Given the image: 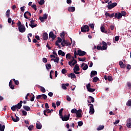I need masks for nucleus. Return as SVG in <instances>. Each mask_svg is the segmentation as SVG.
I'll return each instance as SVG.
<instances>
[{
  "mask_svg": "<svg viewBox=\"0 0 131 131\" xmlns=\"http://www.w3.org/2000/svg\"><path fill=\"white\" fill-rule=\"evenodd\" d=\"M82 32H88L90 31L89 27L88 25H85L81 28Z\"/></svg>",
  "mask_w": 131,
  "mask_h": 131,
  "instance_id": "1",
  "label": "nucleus"
},
{
  "mask_svg": "<svg viewBox=\"0 0 131 131\" xmlns=\"http://www.w3.org/2000/svg\"><path fill=\"white\" fill-rule=\"evenodd\" d=\"M91 85L90 83L86 84V88L87 91H88V92H89L90 93L94 92L96 91V89H92V88H91Z\"/></svg>",
  "mask_w": 131,
  "mask_h": 131,
  "instance_id": "2",
  "label": "nucleus"
},
{
  "mask_svg": "<svg viewBox=\"0 0 131 131\" xmlns=\"http://www.w3.org/2000/svg\"><path fill=\"white\" fill-rule=\"evenodd\" d=\"M88 106H90V115H93L95 114V109H94V105L92 104H88Z\"/></svg>",
  "mask_w": 131,
  "mask_h": 131,
  "instance_id": "3",
  "label": "nucleus"
},
{
  "mask_svg": "<svg viewBox=\"0 0 131 131\" xmlns=\"http://www.w3.org/2000/svg\"><path fill=\"white\" fill-rule=\"evenodd\" d=\"M77 52H78V55H79L80 57H82L86 54V52L84 51H82L81 49H78L77 50Z\"/></svg>",
  "mask_w": 131,
  "mask_h": 131,
  "instance_id": "4",
  "label": "nucleus"
},
{
  "mask_svg": "<svg viewBox=\"0 0 131 131\" xmlns=\"http://www.w3.org/2000/svg\"><path fill=\"white\" fill-rule=\"evenodd\" d=\"M41 98L43 99L44 100H46L47 99V96L46 94H42L36 97V99H37V100Z\"/></svg>",
  "mask_w": 131,
  "mask_h": 131,
  "instance_id": "5",
  "label": "nucleus"
},
{
  "mask_svg": "<svg viewBox=\"0 0 131 131\" xmlns=\"http://www.w3.org/2000/svg\"><path fill=\"white\" fill-rule=\"evenodd\" d=\"M116 6H117V3L115 2L112 3L110 5H108L107 6H106V7L108 9V10H111L115 7Z\"/></svg>",
  "mask_w": 131,
  "mask_h": 131,
  "instance_id": "6",
  "label": "nucleus"
},
{
  "mask_svg": "<svg viewBox=\"0 0 131 131\" xmlns=\"http://www.w3.org/2000/svg\"><path fill=\"white\" fill-rule=\"evenodd\" d=\"M18 31H19L21 33H24L26 31V27L24 25H21V26H19L18 27Z\"/></svg>",
  "mask_w": 131,
  "mask_h": 131,
  "instance_id": "7",
  "label": "nucleus"
},
{
  "mask_svg": "<svg viewBox=\"0 0 131 131\" xmlns=\"http://www.w3.org/2000/svg\"><path fill=\"white\" fill-rule=\"evenodd\" d=\"M70 115H68V116L65 115L61 118V119L63 121H68L70 119Z\"/></svg>",
  "mask_w": 131,
  "mask_h": 131,
  "instance_id": "8",
  "label": "nucleus"
},
{
  "mask_svg": "<svg viewBox=\"0 0 131 131\" xmlns=\"http://www.w3.org/2000/svg\"><path fill=\"white\" fill-rule=\"evenodd\" d=\"M115 18L118 19H121L122 18L121 13L120 12L115 13Z\"/></svg>",
  "mask_w": 131,
  "mask_h": 131,
  "instance_id": "9",
  "label": "nucleus"
},
{
  "mask_svg": "<svg viewBox=\"0 0 131 131\" xmlns=\"http://www.w3.org/2000/svg\"><path fill=\"white\" fill-rule=\"evenodd\" d=\"M31 17V14L30 13V12L29 11H26L24 13V16L26 19H28V16Z\"/></svg>",
  "mask_w": 131,
  "mask_h": 131,
  "instance_id": "10",
  "label": "nucleus"
},
{
  "mask_svg": "<svg viewBox=\"0 0 131 131\" xmlns=\"http://www.w3.org/2000/svg\"><path fill=\"white\" fill-rule=\"evenodd\" d=\"M35 20H32L30 21V24L29 26L32 28V29H33L37 27V25L34 24Z\"/></svg>",
  "mask_w": 131,
  "mask_h": 131,
  "instance_id": "11",
  "label": "nucleus"
},
{
  "mask_svg": "<svg viewBox=\"0 0 131 131\" xmlns=\"http://www.w3.org/2000/svg\"><path fill=\"white\" fill-rule=\"evenodd\" d=\"M81 67L83 70H87L89 68V66H88V64H85V63H83L81 65Z\"/></svg>",
  "mask_w": 131,
  "mask_h": 131,
  "instance_id": "12",
  "label": "nucleus"
},
{
  "mask_svg": "<svg viewBox=\"0 0 131 131\" xmlns=\"http://www.w3.org/2000/svg\"><path fill=\"white\" fill-rule=\"evenodd\" d=\"M46 113L48 114L52 113L50 109H46L43 110V115L46 116H48V115H47Z\"/></svg>",
  "mask_w": 131,
  "mask_h": 131,
  "instance_id": "13",
  "label": "nucleus"
},
{
  "mask_svg": "<svg viewBox=\"0 0 131 131\" xmlns=\"http://www.w3.org/2000/svg\"><path fill=\"white\" fill-rule=\"evenodd\" d=\"M16 119H15L13 116H11V118L14 122H17L19 121V118L15 115Z\"/></svg>",
  "mask_w": 131,
  "mask_h": 131,
  "instance_id": "14",
  "label": "nucleus"
},
{
  "mask_svg": "<svg viewBox=\"0 0 131 131\" xmlns=\"http://www.w3.org/2000/svg\"><path fill=\"white\" fill-rule=\"evenodd\" d=\"M48 38V34L47 33H43L42 34V39L44 40H47Z\"/></svg>",
  "mask_w": 131,
  "mask_h": 131,
  "instance_id": "15",
  "label": "nucleus"
},
{
  "mask_svg": "<svg viewBox=\"0 0 131 131\" xmlns=\"http://www.w3.org/2000/svg\"><path fill=\"white\" fill-rule=\"evenodd\" d=\"M119 65L120 66L121 69H125L126 67V65L123 63V61H119Z\"/></svg>",
  "mask_w": 131,
  "mask_h": 131,
  "instance_id": "16",
  "label": "nucleus"
},
{
  "mask_svg": "<svg viewBox=\"0 0 131 131\" xmlns=\"http://www.w3.org/2000/svg\"><path fill=\"white\" fill-rule=\"evenodd\" d=\"M100 30H101V31L102 33H105V34L107 33V31L106 30V28L104 26H102L100 27Z\"/></svg>",
  "mask_w": 131,
  "mask_h": 131,
  "instance_id": "17",
  "label": "nucleus"
},
{
  "mask_svg": "<svg viewBox=\"0 0 131 131\" xmlns=\"http://www.w3.org/2000/svg\"><path fill=\"white\" fill-rule=\"evenodd\" d=\"M58 55H59V56L61 55L62 57L65 56V53L63 51H62L61 50H58Z\"/></svg>",
  "mask_w": 131,
  "mask_h": 131,
  "instance_id": "18",
  "label": "nucleus"
},
{
  "mask_svg": "<svg viewBox=\"0 0 131 131\" xmlns=\"http://www.w3.org/2000/svg\"><path fill=\"white\" fill-rule=\"evenodd\" d=\"M68 10L70 12H74L75 11V8L74 7H70L68 8Z\"/></svg>",
  "mask_w": 131,
  "mask_h": 131,
  "instance_id": "19",
  "label": "nucleus"
},
{
  "mask_svg": "<svg viewBox=\"0 0 131 131\" xmlns=\"http://www.w3.org/2000/svg\"><path fill=\"white\" fill-rule=\"evenodd\" d=\"M97 73L96 71H92L91 73V78L94 77L96 75H97Z\"/></svg>",
  "mask_w": 131,
  "mask_h": 131,
  "instance_id": "20",
  "label": "nucleus"
},
{
  "mask_svg": "<svg viewBox=\"0 0 131 131\" xmlns=\"http://www.w3.org/2000/svg\"><path fill=\"white\" fill-rule=\"evenodd\" d=\"M68 77L71 78H76V76L74 73H70L68 75Z\"/></svg>",
  "mask_w": 131,
  "mask_h": 131,
  "instance_id": "21",
  "label": "nucleus"
},
{
  "mask_svg": "<svg viewBox=\"0 0 131 131\" xmlns=\"http://www.w3.org/2000/svg\"><path fill=\"white\" fill-rule=\"evenodd\" d=\"M73 70H74V72L79 71L80 70L79 66H78V64H76Z\"/></svg>",
  "mask_w": 131,
  "mask_h": 131,
  "instance_id": "22",
  "label": "nucleus"
},
{
  "mask_svg": "<svg viewBox=\"0 0 131 131\" xmlns=\"http://www.w3.org/2000/svg\"><path fill=\"white\" fill-rule=\"evenodd\" d=\"M36 127L39 129H41L42 127V124L40 123H36Z\"/></svg>",
  "mask_w": 131,
  "mask_h": 131,
  "instance_id": "23",
  "label": "nucleus"
},
{
  "mask_svg": "<svg viewBox=\"0 0 131 131\" xmlns=\"http://www.w3.org/2000/svg\"><path fill=\"white\" fill-rule=\"evenodd\" d=\"M10 15V9H8L6 11V17L7 18H9Z\"/></svg>",
  "mask_w": 131,
  "mask_h": 131,
  "instance_id": "24",
  "label": "nucleus"
},
{
  "mask_svg": "<svg viewBox=\"0 0 131 131\" xmlns=\"http://www.w3.org/2000/svg\"><path fill=\"white\" fill-rule=\"evenodd\" d=\"M23 108L26 111H31L30 107L28 105H24Z\"/></svg>",
  "mask_w": 131,
  "mask_h": 131,
  "instance_id": "25",
  "label": "nucleus"
},
{
  "mask_svg": "<svg viewBox=\"0 0 131 131\" xmlns=\"http://www.w3.org/2000/svg\"><path fill=\"white\" fill-rule=\"evenodd\" d=\"M104 128V125H99V127L97 128V129H96V130H97L98 131H99L101 130H103Z\"/></svg>",
  "mask_w": 131,
  "mask_h": 131,
  "instance_id": "26",
  "label": "nucleus"
},
{
  "mask_svg": "<svg viewBox=\"0 0 131 131\" xmlns=\"http://www.w3.org/2000/svg\"><path fill=\"white\" fill-rule=\"evenodd\" d=\"M78 60L79 61L85 62L86 60V57H83V58L79 57Z\"/></svg>",
  "mask_w": 131,
  "mask_h": 131,
  "instance_id": "27",
  "label": "nucleus"
},
{
  "mask_svg": "<svg viewBox=\"0 0 131 131\" xmlns=\"http://www.w3.org/2000/svg\"><path fill=\"white\" fill-rule=\"evenodd\" d=\"M72 56L70 54V53H68L66 55V59L67 60H68V59H71V58H72Z\"/></svg>",
  "mask_w": 131,
  "mask_h": 131,
  "instance_id": "28",
  "label": "nucleus"
},
{
  "mask_svg": "<svg viewBox=\"0 0 131 131\" xmlns=\"http://www.w3.org/2000/svg\"><path fill=\"white\" fill-rule=\"evenodd\" d=\"M5 128V125L2 126V124H0V131H4Z\"/></svg>",
  "mask_w": 131,
  "mask_h": 131,
  "instance_id": "29",
  "label": "nucleus"
},
{
  "mask_svg": "<svg viewBox=\"0 0 131 131\" xmlns=\"http://www.w3.org/2000/svg\"><path fill=\"white\" fill-rule=\"evenodd\" d=\"M99 80V79L98 77H94L93 79V82H97V81H98Z\"/></svg>",
  "mask_w": 131,
  "mask_h": 131,
  "instance_id": "30",
  "label": "nucleus"
},
{
  "mask_svg": "<svg viewBox=\"0 0 131 131\" xmlns=\"http://www.w3.org/2000/svg\"><path fill=\"white\" fill-rule=\"evenodd\" d=\"M88 99H89L92 102V103H94L95 102V98L92 96H89L88 97Z\"/></svg>",
  "mask_w": 131,
  "mask_h": 131,
  "instance_id": "31",
  "label": "nucleus"
},
{
  "mask_svg": "<svg viewBox=\"0 0 131 131\" xmlns=\"http://www.w3.org/2000/svg\"><path fill=\"white\" fill-rule=\"evenodd\" d=\"M40 88V91L42 93H45L46 92V89H45V88H43L42 86H39Z\"/></svg>",
  "mask_w": 131,
  "mask_h": 131,
  "instance_id": "32",
  "label": "nucleus"
},
{
  "mask_svg": "<svg viewBox=\"0 0 131 131\" xmlns=\"http://www.w3.org/2000/svg\"><path fill=\"white\" fill-rule=\"evenodd\" d=\"M72 58L74 60V62L72 63V67L74 66L75 64L77 63V60L75 59L74 57H72Z\"/></svg>",
  "mask_w": 131,
  "mask_h": 131,
  "instance_id": "33",
  "label": "nucleus"
},
{
  "mask_svg": "<svg viewBox=\"0 0 131 131\" xmlns=\"http://www.w3.org/2000/svg\"><path fill=\"white\" fill-rule=\"evenodd\" d=\"M17 109V105H13L11 107V110L12 111H16V110Z\"/></svg>",
  "mask_w": 131,
  "mask_h": 131,
  "instance_id": "34",
  "label": "nucleus"
},
{
  "mask_svg": "<svg viewBox=\"0 0 131 131\" xmlns=\"http://www.w3.org/2000/svg\"><path fill=\"white\" fill-rule=\"evenodd\" d=\"M72 114H76L77 113V110L76 108H73L71 111Z\"/></svg>",
  "mask_w": 131,
  "mask_h": 131,
  "instance_id": "35",
  "label": "nucleus"
},
{
  "mask_svg": "<svg viewBox=\"0 0 131 131\" xmlns=\"http://www.w3.org/2000/svg\"><path fill=\"white\" fill-rule=\"evenodd\" d=\"M34 128V125H30L29 127H28V129L31 131Z\"/></svg>",
  "mask_w": 131,
  "mask_h": 131,
  "instance_id": "36",
  "label": "nucleus"
},
{
  "mask_svg": "<svg viewBox=\"0 0 131 131\" xmlns=\"http://www.w3.org/2000/svg\"><path fill=\"white\" fill-rule=\"evenodd\" d=\"M46 68H47V70H50V69H51V68H52V66H51V64H50V63L46 64Z\"/></svg>",
  "mask_w": 131,
  "mask_h": 131,
  "instance_id": "37",
  "label": "nucleus"
},
{
  "mask_svg": "<svg viewBox=\"0 0 131 131\" xmlns=\"http://www.w3.org/2000/svg\"><path fill=\"white\" fill-rule=\"evenodd\" d=\"M17 107V108L18 110H20L22 106V105L21 104H20L19 103H17V105H15Z\"/></svg>",
  "mask_w": 131,
  "mask_h": 131,
  "instance_id": "38",
  "label": "nucleus"
},
{
  "mask_svg": "<svg viewBox=\"0 0 131 131\" xmlns=\"http://www.w3.org/2000/svg\"><path fill=\"white\" fill-rule=\"evenodd\" d=\"M55 58H55V59H54V62H57V63L59 62L60 58L59 57H56Z\"/></svg>",
  "mask_w": 131,
  "mask_h": 131,
  "instance_id": "39",
  "label": "nucleus"
},
{
  "mask_svg": "<svg viewBox=\"0 0 131 131\" xmlns=\"http://www.w3.org/2000/svg\"><path fill=\"white\" fill-rule=\"evenodd\" d=\"M76 117H78V118H80L82 117V115L80 113H76Z\"/></svg>",
  "mask_w": 131,
  "mask_h": 131,
  "instance_id": "40",
  "label": "nucleus"
},
{
  "mask_svg": "<svg viewBox=\"0 0 131 131\" xmlns=\"http://www.w3.org/2000/svg\"><path fill=\"white\" fill-rule=\"evenodd\" d=\"M88 26H89L92 29H94L95 28V25L94 24H89Z\"/></svg>",
  "mask_w": 131,
  "mask_h": 131,
  "instance_id": "41",
  "label": "nucleus"
},
{
  "mask_svg": "<svg viewBox=\"0 0 131 131\" xmlns=\"http://www.w3.org/2000/svg\"><path fill=\"white\" fill-rule=\"evenodd\" d=\"M67 41V40H66L65 39H63L62 41H61V46H62L63 47H64L65 46V45H64V43Z\"/></svg>",
  "mask_w": 131,
  "mask_h": 131,
  "instance_id": "42",
  "label": "nucleus"
},
{
  "mask_svg": "<svg viewBox=\"0 0 131 131\" xmlns=\"http://www.w3.org/2000/svg\"><path fill=\"white\" fill-rule=\"evenodd\" d=\"M63 45L66 46H71V43H70L69 42L67 41L63 42Z\"/></svg>",
  "mask_w": 131,
  "mask_h": 131,
  "instance_id": "43",
  "label": "nucleus"
},
{
  "mask_svg": "<svg viewBox=\"0 0 131 131\" xmlns=\"http://www.w3.org/2000/svg\"><path fill=\"white\" fill-rule=\"evenodd\" d=\"M45 4V1L44 0H40L39 2V4L40 6H42Z\"/></svg>",
  "mask_w": 131,
  "mask_h": 131,
  "instance_id": "44",
  "label": "nucleus"
},
{
  "mask_svg": "<svg viewBox=\"0 0 131 131\" xmlns=\"http://www.w3.org/2000/svg\"><path fill=\"white\" fill-rule=\"evenodd\" d=\"M56 41L59 43H61L62 42V39L60 37H57V40Z\"/></svg>",
  "mask_w": 131,
  "mask_h": 131,
  "instance_id": "45",
  "label": "nucleus"
},
{
  "mask_svg": "<svg viewBox=\"0 0 131 131\" xmlns=\"http://www.w3.org/2000/svg\"><path fill=\"white\" fill-rule=\"evenodd\" d=\"M107 80H108V81H112L113 80V78H112V76H107Z\"/></svg>",
  "mask_w": 131,
  "mask_h": 131,
  "instance_id": "46",
  "label": "nucleus"
},
{
  "mask_svg": "<svg viewBox=\"0 0 131 131\" xmlns=\"http://www.w3.org/2000/svg\"><path fill=\"white\" fill-rule=\"evenodd\" d=\"M39 19L43 23L45 20H46V19H44L42 16H39Z\"/></svg>",
  "mask_w": 131,
  "mask_h": 131,
  "instance_id": "47",
  "label": "nucleus"
},
{
  "mask_svg": "<svg viewBox=\"0 0 131 131\" xmlns=\"http://www.w3.org/2000/svg\"><path fill=\"white\" fill-rule=\"evenodd\" d=\"M121 15V16H125L126 14V12L125 11H121V13H120Z\"/></svg>",
  "mask_w": 131,
  "mask_h": 131,
  "instance_id": "48",
  "label": "nucleus"
},
{
  "mask_svg": "<svg viewBox=\"0 0 131 131\" xmlns=\"http://www.w3.org/2000/svg\"><path fill=\"white\" fill-rule=\"evenodd\" d=\"M32 97H31L30 100H31V102H33L35 100V95H33V94H32Z\"/></svg>",
  "mask_w": 131,
  "mask_h": 131,
  "instance_id": "49",
  "label": "nucleus"
},
{
  "mask_svg": "<svg viewBox=\"0 0 131 131\" xmlns=\"http://www.w3.org/2000/svg\"><path fill=\"white\" fill-rule=\"evenodd\" d=\"M64 36H65V34H64V32H62V33H60V37L63 38V37H64Z\"/></svg>",
  "mask_w": 131,
  "mask_h": 131,
  "instance_id": "50",
  "label": "nucleus"
},
{
  "mask_svg": "<svg viewBox=\"0 0 131 131\" xmlns=\"http://www.w3.org/2000/svg\"><path fill=\"white\" fill-rule=\"evenodd\" d=\"M78 126H82L83 125V122L82 121H79L77 122Z\"/></svg>",
  "mask_w": 131,
  "mask_h": 131,
  "instance_id": "51",
  "label": "nucleus"
},
{
  "mask_svg": "<svg viewBox=\"0 0 131 131\" xmlns=\"http://www.w3.org/2000/svg\"><path fill=\"white\" fill-rule=\"evenodd\" d=\"M42 62L44 63H47L48 62L47 58L46 57H43L42 58Z\"/></svg>",
  "mask_w": 131,
  "mask_h": 131,
  "instance_id": "52",
  "label": "nucleus"
},
{
  "mask_svg": "<svg viewBox=\"0 0 131 131\" xmlns=\"http://www.w3.org/2000/svg\"><path fill=\"white\" fill-rule=\"evenodd\" d=\"M17 25L18 28L19 27H21V26H23V25H21V23L20 21H19V20L17 23Z\"/></svg>",
  "mask_w": 131,
  "mask_h": 131,
  "instance_id": "53",
  "label": "nucleus"
},
{
  "mask_svg": "<svg viewBox=\"0 0 131 131\" xmlns=\"http://www.w3.org/2000/svg\"><path fill=\"white\" fill-rule=\"evenodd\" d=\"M127 85L129 88V89L131 90V82H127Z\"/></svg>",
  "mask_w": 131,
  "mask_h": 131,
  "instance_id": "54",
  "label": "nucleus"
},
{
  "mask_svg": "<svg viewBox=\"0 0 131 131\" xmlns=\"http://www.w3.org/2000/svg\"><path fill=\"white\" fill-rule=\"evenodd\" d=\"M126 105L130 106H131V100H128L126 103Z\"/></svg>",
  "mask_w": 131,
  "mask_h": 131,
  "instance_id": "55",
  "label": "nucleus"
},
{
  "mask_svg": "<svg viewBox=\"0 0 131 131\" xmlns=\"http://www.w3.org/2000/svg\"><path fill=\"white\" fill-rule=\"evenodd\" d=\"M54 35V34L53 32H50L49 33V38Z\"/></svg>",
  "mask_w": 131,
  "mask_h": 131,
  "instance_id": "56",
  "label": "nucleus"
},
{
  "mask_svg": "<svg viewBox=\"0 0 131 131\" xmlns=\"http://www.w3.org/2000/svg\"><path fill=\"white\" fill-rule=\"evenodd\" d=\"M32 8H33L34 9V10L35 11H36L37 10V6L36 5L34 4L33 5H32Z\"/></svg>",
  "mask_w": 131,
  "mask_h": 131,
  "instance_id": "57",
  "label": "nucleus"
},
{
  "mask_svg": "<svg viewBox=\"0 0 131 131\" xmlns=\"http://www.w3.org/2000/svg\"><path fill=\"white\" fill-rule=\"evenodd\" d=\"M61 73L63 74H65L66 73H67V71H66V70L65 69H63L61 70Z\"/></svg>",
  "mask_w": 131,
  "mask_h": 131,
  "instance_id": "58",
  "label": "nucleus"
},
{
  "mask_svg": "<svg viewBox=\"0 0 131 131\" xmlns=\"http://www.w3.org/2000/svg\"><path fill=\"white\" fill-rule=\"evenodd\" d=\"M42 17L46 20L48 18V15L47 14L45 13L43 14V16H42Z\"/></svg>",
  "mask_w": 131,
  "mask_h": 131,
  "instance_id": "59",
  "label": "nucleus"
},
{
  "mask_svg": "<svg viewBox=\"0 0 131 131\" xmlns=\"http://www.w3.org/2000/svg\"><path fill=\"white\" fill-rule=\"evenodd\" d=\"M107 46H102V51H105L107 49Z\"/></svg>",
  "mask_w": 131,
  "mask_h": 131,
  "instance_id": "60",
  "label": "nucleus"
},
{
  "mask_svg": "<svg viewBox=\"0 0 131 131\" xmlns=\"http://www.w3.org/2000/svg\"><path fill=\"white\" fill-rule=\"evenodd\" d=\"M126 123H131V118H129L127 119Z\"/></svg>",
  "mask_w": 131,
  "mask_h": 131,
  "instance_id": "61",
  "label": "nucleus"
},
{
  "mask_svg": "<svg viewBox=\"0 0 131 131\" xmlns=\"http://www.w3.org/2000/svg\"><path fill=\"white\" fill-rule=\"evenodd\" d=\"M53 95H54L53 93V92H49V93H48V95H49L50 97H52L53 96Z\"/></svg>",
  "mask_w": 131,
  "mask_h": 131,
  "instance_id": "62",
  "label": "nucleus"
},
{
  "mask_svg": "<svg viewBox=\"0 0 131 131\" xmlns=\"http://www.w3.org/2000/svg\"><path fill=\"white\" fill-rule=\"evenodd\" d=\"M120 39V37L118 36H116L115 38V40L116 41H118Z\"/></svg>",
  "mask_w": 131,
  "mask_h": 131,
  "instance_id": "63",
  "label": "nucleus"
},
{
  "mask_svg": "<svg viewBox=\"0 0 131 131\" xmlns=\"http://www.w3.org/2000/svg\"><path fill=\"white\" fill-rule=\"evenodd\" d=\"M126 126L127 128H131V123H126Z\"/></svg>",
  "mask_w": 131,
  "mask_h": 131,
  "instance_id": "64",
  "label": "nucleus"
}]
</instances>
